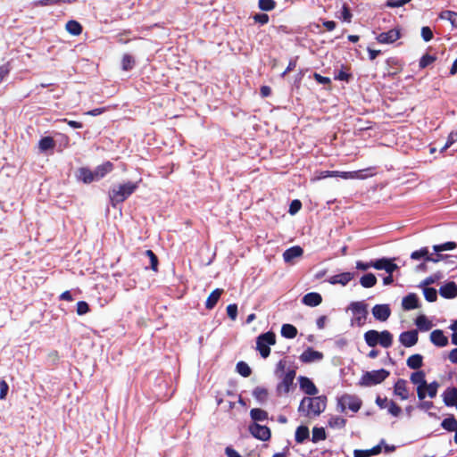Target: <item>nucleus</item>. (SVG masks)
<instances>
[{"mask_svg": "<svg viewBox=\"0 0 457 457\" xmlns=\"http://www.w3.org/2000/svg\"><path fill=\"white\" fill-rule=\"evenodd\" d=\"M137 188L138 182L126 181L119 185H114L109 190L111 205L115 208L118 204L126 201Z\"/></svg>", "mask_w": 457, "mask_h": 457, "instance_id": "obj_1", "label": "nucleus"}, {"mask_svg": "<svg viewBox=\"0 0 457 457\" xmlns=\"http://www.w3.org/2000/svg\"><path fill=\"white\" fill-rule=\"evenodd\" d=\"M325 396L303 397L298 407V411L305 417H317L326 408Z\"/></svg>", "mask_w": 457, "mask_h": 457, "instance_id": "obj_2", "label": "nucleus"}, {"mask_svg": "<svg viewBox=\"0 0 457 457\" xmlns=\"http://www.w3.org/2000/svg\"><path fill=\"white\" fill-rule=\"evenodd\" d=\"M364 340L370 347L379 345L384 348H388L393 344V335L388 330L378 332L370 329L364 333Z\"/></svg>", "mask_w": 457, "mask_h": 457, "instance_id": "obj_3", "label": "nucleus"}, {"mask_svg": "<svg viewBox=\"0 0 457 457\" xmlns=\"http://www.w3.org/2000/svg\"><path fill=\"white\" fill-rule=\"evenodd\" d=\"M348 310L353 312V318L352 323L361 327L365 324L368 316V304L363 301L353 302Z\"/></svg>", "mask_w": 457, "mask_h": 457, "instance_id": "obj_4", "label": "nucleus"}, {"mask_svg": "<svg viewBox=\"0 0 457 457\" xmlns=\"http://www.w3.org/2000/svg\"><path fill=\"white\" fill-rule=\"evenodd\" d=\"M276 336L269 331L260 335L256 340V349L260 352L262 358H267L270 353V345H275Z\"/></svg>", "mask_w": 457, "mask_h": 457, "instance_id": "obj_5", "label": "nucleus"}, {"mask_svg": "<svg viewBox=\"0 0 457 457\" xmlns=\"http://www.w3.org/2000/svg\"><path fill=\"white\" fill-rule=\"evenodd\" d=\"M388 375H389V372L384 369H380L378 370H372V371H367L362 375V377L360 380V385L364 386H375V385L379 384L382 381H384L387 378Z\"/></svg>", "mask_w": 457, "mask_h": 457, "instance_id": "obj_6", "label": "nucleus"}, {"mask_svg": "<svg viewBox=\"0 0 457 457\" xmlns=\"http://www.w3.org/2000/svg\"><path fill=\"white\" fill-rule=\"evenodd\" d=\"M361 406V401L355 395L345 394L337 399V407L342 412L345 411L347 409L353 412H357Z\"/></svg>", "mask_w": 457, "mask_h": 457, "instance_id": "obj_7", "label": "nucleus"}, {"mask_svg": "<svg viewBox=\"0 0 457 457\" xmlns=\"http://www.w3.org/2000/svg\"><path fill=\"white\" fill-rule=\"evenodd\" d=\"M295 377V371L294 370H287L283 376L281 381L277 386V391L278 394H287L293 386L294 379Z\"/></svg>", "mask_w": 457, "mask_h": 457, "instance_id": "obj_8", "label": "nucleus"}, {"mask_svg": "<svg viewBox=\"0 0 457 457\" xmlns=\"http://www.w3.org/2000/svg\"><path fill=\"white\" fill-rule=\"evenodd\" d=\"M249 432L251 435L261 440L268 441L270 438V430L267 426H262L258 423H253L249 426Z\"/></svg>", "mask_w": 457, "mask_h": 457, "instance_id": "obj_9", "label": "nucleus"}, {"mask_svg": "<svg viewBox=\"0 0 457 457\" xmlns=\"http://www.w3.org/2000/svg\"><path fill=\"white\" fill-rule=\"evenodd\" d=\"M411 381L417 385V394L418 397L420 400H423L426 397V393L424 392V386H426V380H425V373L422 370H418L413 372L411 375Z\"/></svg>", "mask_w": 457, "mask_h": 457, "instance_id": "obj_10", "label": "nucleus"}, {"mask_svg": "<svg viewBox=\"0 0 457 457\" xmlns=\"http://www.w3.org/2000/svg\"><path fill=\"white\" fill-rule=\"evenodd\" d=\"M299 359L303 363L316 362L323 359V353L312 349V347H308L302 353Z\"/></svg>", "mask_w": 457, "mask_h": 457, "instance_id": "obj_11", "label": "nucleus"}, {"mask_svg": "<svg viewBox=\"0 0 457 457\" xmlns=\"http://www.w3.org/2000/svg\"><path fill=\"white\" fill-rule=\"evenodd\" d=\"M400 38V29L395 28L386 32L379 33L376 39L380 44H391Z\"/></svg>", "mask_w": 457, "mask_h": 457, "instance_id": "obj_12", "label": "nucleus"}, {"mask_svg": "<svg viewBox=\"0 0 457 457\" xmlns=\"http://www.w3.org/2000/svg\"><path fill=\"white\" fill-rule=\"evenodd\" d=\"M371 312L375 320L381 322L386 321L391 314V310L388 304H376L373 306Z\"/></svg>", "mask_w": 457, "mask_h": 457, "instance_id": "obj_13", "label": "nucleus"}, {"mask_svg": "<svg viewBox=\"0 0 457 457\" xmlns=\"http://www.w3.org/2000/svg\"><path fill=\"white\" fill-rule=\"evenodd\" d=\"M411 258L413 260H420V258H424L427 262H437L444 258L443 254H436V257L428 254V250L427 247L420 248L418 251H414L411 254Z\"/></svg>", "mask_w": 457, "mask_h": 457, "instance_id": "obj_14", "label": "nucleus"}, {"mask_svg": "<svg viewBox=\"0 0 457 457\" xmlns=\"http://www.w3.org/2000/svg\"><path fill=\"white\" fill-rule=\"evenodd\" d=\"M372 268L376 270H384L388 274H392L395 270L397 269L396 264L391 262L386 258L372 261Z\"/></svg>", "mask_w": 457, "mask_h": 457, "instance_id": "obj_15", "label": "nucleus"}, {"mask_svg": "<svg viewBox=\"0 0 457 457\" xmlns=\"http://www.w3.org/2000/svg\"><path fill=\"white\" fill-rule=\"evenodd\" d=\"M299 385L300 388L308 395H316L318 394V388L307 377H300Z\"/></svg>", "mask_w": 457, "mask_h": 457, "instance_id": "obj_16", "label": "nucleus"}, {"mask_svg": "<svg viewBox=\"0 0 457 457\" xmlns=\"http://www.w3.org/2000/svg\"><path fill=\"white\" fill-rule=\"evenodd\" d=\"M443 402L447 407H453L457 403V388L447 387L443 395Z\"/></svg>", "mask_w": 457, "mask_h": 457, "instance_id": "obj_17", "label": "nucleus"}, {"mask_svg": "<svg viewBox=\"0 0 457 457\" xmlns=\"http://www.w3.org/2000/svg\"><path fill=\"white\" fill-rule=\"evenodd\" d=\"M377 404L382 409H387L388 412L394 416H397L400 412L399 407L387 398L378 397L376 400Z\"/></svg>", "mask_w": 457, "mask_h": 457, "instance_id": "obj_18", "label": "nucleus"}, {"mask_svg": "<svg viewBox=\"0 0 457 457\" xmlns=\"http://www.w3.org/2000/svg\"><path fill=\"white\" fill-rule=\"evenodd\" d=\"M353 278V273L352 272H343L340 274H337L331 276L328 281L331 285L340 284L342 286H346L352 279Z\"/></svg>", "mask_w": 457, "mask_h": 457, "instance_id": "obj_19", "label": "nucleus"}, {"mask_svg": "<svg viewBox=\"0 0 457 457\" xmlns=\"http://www.w3.org/2000/svg\"><path fill=\"white\" fill-rule=\"evenodd\" d=\"M430 341L438 347H445L448 345V338L441 329H436L431 332Z\"/></svg>", "mask_w": 457, "mask_h": 457, "instance_id": "obj_20", "label": "nucleus"}, {"mask_svg": "<svg viewBox=\"0 0 457 457\" xmlns=\"http://www.w3.org/2000/svg\"><path fill=\"white\" fill-rule=\"evenodd\" d=\"M418 342V331L412 329L410 331L402 333V345L411 347L416 345Z\"/></svg>", "mask_w": 457, "mask_h": 457, "instance_id": "obj_21", "label": "nucleus"}, {"mask_svg": "<svg viewBox=\"0 0 457 457\" xmlns=\"http://www.w3.org/2000/svg\"><path fill=\"white\" fill-rule=\"evenodd\" d=\"M439 294L444 298H454L457 295V286L454 282H448L440 287Z\"/></svg>", "mask_w": 457, "mask_h": 457, "instance_id": "obj_22", "label": "nucleus"}, {"mask_svg": "<svg viewBox=\"0 0 457 457\" xmlns=\"http://www.w3.org/2000/svg\"><path fill=\"white\" fill-rule=\"evenodd\" d=\"M113 169V164L111 162H105L98 165L93 171L96 181L103 179L105 175L110 173Z\"/></svg>", "mask_w": 457, "mask_h": 457, "instance_id": "obj_23", "label": "nucleus"}, {"mask_svg": "<svg viewBox=\"0 0 457 457\" xmlns=\"http://www.w3.org/2000/svg\"><path fill=\"white\" fill-rule=\"evenodd\" d=\"M419 297L416 294L411 293L402 300V307L404 310H413L419 307Z\"/></svg>", "mask_w": 457, "mask_h": 457, "instance_id": "obj_24", "label": "nucleus"}, {"mask_svg": "<svg viewBox=\"0 0 457 457\" xmlns=\"http://www.w3.org/2000/svg\"><path fill=\"white\" fill-rule=\"evenodd\" d=\"M322 302V297L319 293L312 292L306 294L303 299L302 303L307 306L315 307L320 304Z\"/></svg>", "mask_w": 457, "mask_h": 457, "instance_id": "obj_25", "label": "nucleus"}, {"mask_svg": "<svg viewBox=\"0 0 457 457\" xmlns=\"http://www.w3.org/2000/svg\"><path fill=\"white\" fill-rule=\"evenodd\" d=\"M303 250L302 247L295 245L287 249L283 253V258L286 262H291L294 259L303 255Z\"/></svg>", "mask_w": 457, "mask_h": 457, "instance_id": "obj_26", "label": "nucleus"}, {"mask_svg": "<svg viewBox=\"0 0 457 457\" xmlns=\"http://www.w3.org/2000/svg\"><path fill=\"white\" fill-rule=\"evenodd\" d=\"M77 178L79 180L89 184L93 181H96L95 179L94 171L88 168H80L78 170Z\"/></svg>", "mask_w": 457, "mask_h": 457, "instance_id": "obj_27", "label": "nucleus"}, {"mask_svg": "<svg viewBox=\"0 0 457 457\" xmlns=\"http://www.w3.org/2000/svg\"><path fill=\"white\" fill-rule=\"evenodd\" d=\"M223 293V289L217 288L213 290L210 295L208 296L206 302H205V308L208 310H212L214 308V306L217 304L220 295Z\"/></svg>", "mask_w": 457, "mask_h": 457, "instance_id": "obj_28", "label": "nucleus"}, {"mask_svg": "<svg viewBox=\"0 0 457 457\" xmlns=\"http://www.w3.org/2000/svg\"><path fill=\"white\" fill-rule=\"evenodd\" d=\"M55 147V141L51 137H44L38 142V148L41 153L53 150Z\"/></svg>", "mask_w": 457, "mask_h": 457, "instance_id": "obj_29", "label": "nucleus"}, {"mask_svg": "<svg viewBox=\"0 0 457 457\" xmlns=\"http://www.w3.org/2000/svg\"><path fill=\"white\" fill-rule=\"evenodd\" d=\"M415 324L421 331H428L432 328L433 323L425 315H420L415 320Z\"/></svg>", "mask_w": 457, "mask_h": 457, "instance_id": "obj_30", "label": "nucleus"}, {"mask_svg": "<svg viewBox=\"0 0 457 457\" xmlns=\"http://www.w3.org/2000/svg\"><path fill=\"white\" fill-rule=\"evenodd\" d=\"M406 363L410 369L418 370L422 366L423 357L419 353L412 354L407 359Z\"/></svg>", "mask_w": 457, "mask_h": 457, "instance_id": "obj_31", "label": "nucleus"}, {"mask_svg": "<svg viewBox=\"0 0 457 457\" xmlns=\"http://www.w3.org/2000/svg\"><path fill=\"white\" fill-rule=\"evenodd\" d=\"M250 417L254 421L253 423H257L268 420V412L262 409L253 408L250 411Z\"/></svg>", "mask_w": 457, "mask_h": 457, "instance_id": "obj_32", "label": "nucleus"}, {"mask_svg": "<svg viewBox=\"0 0 457 457\" xmlns=\"http://www.w3.org/2000/svg\"><path fill=\"white\" fill-rule=\"evenodd\" d=\"M377 168L376 167H369L366 169L354 170V173L356 174V178L354 179H366L368 178H371L377 173Z\"/></svg>", "mask_w": 457, "mask_h": 457, "instance_id": "obj_33", "label": "nucleus"}, {"mask_svg": "<svg viewBox=\"0 0 457 457\" xmlns=\"http://www.w3.org/2000/svg\"><path fill=\"white\" fill-rule=\"evenodd\" d=\"M441 427L449 432H453L457 429V420L453 415H451L443 420Z\"/></svg>", "mask_w": 457, "mask_h": 457, "instance_id": "obj_34", "label": "nucleus"}, {"mask_svg": "<svg viewBox=\"0 0 457 457\" xmlns=\"http://www.w3.org/2000/svg\"><path fill=\"white\" fill-rule=\"evenodd\" d=\"M309 436V428L306 426H299L295 430V438L297 443L302 444Z\"/></svg>", "mask_w": 457, "mask_h": 457, "instance_id": "obj_35", "label": "nucleus"}, {"mask_svg": "<svg viewBox=\"0 0 457 457\" xmlns=\"http://www.w3.org/2000/svg\"><path fill=\"white\" fill-rule=\"evenodd\" d=\"M439 18L450 21L453 27L457 28V12L449 10L443 11L440 12Z\"/></svg>", "mask_w": 457, "mask_h": 457, "instance_id": "obj_36", "label": "nucleus"}, {"mask_svg": "<svg viewBox=\"0 0 457 457\" xmlns=\"http://www.w3.org/2000/svg\"><path fill=\"white\" fill-rule=\"evenodd\" d=\"M297 335V329L291 324H284L281 328V336L285 338H295Z\"/></svg>", "mask_w": 457, "mask_h": 457, "instance_id": "obj_37", "label": "nucleus"}, {"mask_svg": "<svg viewBox=\"0 0 457 457\" xmlns=\"http://www.w3.org/2000/svg\"><path fill=\"white\" fill-rule=\"evenodd\" d=\"M377 283V278L372 273L363 275L360 279V284L365 288L372 287Z\"/></svg>", "mask_w": 457, "mask_h": 457, "instance_id": "obj_38", "label": "nucleus"}, {"mask_svg": "<svg viewBox=\"0 0 457 457\" xmlns=\"http://www.w3.org/2000/svg\"><path fill=\"white\" fill-rule=\"evenodd\" d=\"M346 420L340 416H331L328 421L331 428H343L345 426Z\"/></svg>", "mask_w": 457, "mask_h": 457, "instance_id": "obj_39", "label": "nucleus"}, {"mask_svg": "<svg viewBox=\"0 0 457 457\" xmlns=\"http://www.w3.org/2000/svg\"><path fill=\"white\" fill-rule=\"evenodd\" d=\"M66 30L73 36H79L82 32V26L78 21L71 20L66 23Z\"/></svg>", "mask_w": 457, "mask_h": 457, "instance_id": "obj_40", "label": "nucleus"}, {"mask_svg": "<svg viewBox=\"0 0 457 457\" xmlns=\"http://www.w3.org/2000/svg\"><path fill=\"white\" fill-rule=\"evenodd\" d=\"M253 395L258 403H263L267 400L268 391L263 387L257 386L253 389Z\"/></svg>", "mask_w": 457, "mask_h": 457, "instance_id": "obj_41", "label": "nucleus"}, {"mask_svg": "<svg viewBox=\"0 0 457 457\" xmlns=\"http://www.w3.org/2000/svg\"><path fill=\"white\" fill-rule=\"evenodd\" d=\"M457 247V244L455 242H446L440 245H435L433 246V249L437 254H440V252L443 251H451Z\"/></svg>", "mask_w": 457, "mask_h": 457, "instance_id": "obj_42", "label": "nucleus"}, {"mask_svg": "<svg viewBox=\"0 0 457 457\" xmlns=\"http://www.w3.org/2000/svg\"><path fill=\"white\" fill-rule=\"evenodd\" d=\"M439 387V384L436 381H434L430 384H427L424 386V392L426 393V395H428L430 398L436 397L437 394V389Z\"/></svg>", "mask_w": 457, "mask_h": 457, "instance_id": "obj_43", "label": "nucleus"}, {"mask_svg": "<svg viewBox=\"0 0 457 457\" xmlns=\"http://www.w3.org/2000/svg\"><path fill=\"white\" fill-rule=\"evenodd\" d=\"M237 371L243 377L247 378L251 375V368L249 365L245 361H239L237 364Z\"/></svg>", "mask_w": 457, "mask_h": 457, "instance_id": "obj_44", "label": "nucleus"}, {"mask_svg": "<svg viewBox=\"0 0 457 457\" xmlns=\"http://www.w3.org/2000/svg\"><path fill=\"white\" fill-rule=\"evenodd\" d=\"M326 438L325 429L323 428H313L312 441L313 443L320 442Z\"/></svg>", "mask_w": 457, "mask_h": 457, "instance_id": "obj_45", "label": "nucleus"}, {"mask_svg": "<svg viewBox=\"0 0 457 457\" xmlns=\"http://www.w3.org/2000/svg\"><path fill=\"white\" fill-rule=\"evenodd\" d=\"M423 295L427 301L435 302L437 299V292L433 287H423Z\"/></svg>", "mask_w": 457, "mask_h": 457, "instance_id": "obj_46", "label": "nucleus"}, {"mask_svg": "<svg viewBox=\"0 0 457 457\" xmlns=\"http://www.w3.org/2000/svg\"><path fill=\"white\" fill-rule=\"evenodd\" d=\"M135 64V60L130 54H124L121 61L122 69L124 71H130Z\"/></svg>", "mask_w": 457, "mask_h": 457, "instance_id": "obj_47", "label": "nucleus"}, {"mask_svg": "<svg viewBox=\"0 0 457 457\" xmlns=\"http://www.w3.org/2000/svg\"><path fill=\"white\" fill-rule=\"evenodd\" d=\"M436 56L430 54H424L420 60V68L424 69L432 64L436 61Z\"/></svg>", "mask_w": 457, "mask_h": 457, "instance_id": "obj_48", "label": "nucleus"}, {"mask_svg": "<svg viewBox=\"0 0 457 457\" xmlns=\"http://www.w3.org/2000/svg\"><path fill=\"white\" fill-rule=\"evenodd\" d=\"M274 0H259V8L262 11H271L275 8Z\"/></svg>", "mask_w": 457, "mask_h": 457, "instance_id": "obj_49", "label": "nucleus"}, {"mask_svg": "<svg viewBox=\"0 0 457 457\" xmlns=\"http://www.w3.org/2000/svg\"><path fill=\"white\" fill-rule=\"evenodd\" d=\"M352 17L353 15L349 7L346 4H344L339 18L344 21L351 22Z\"/></svg>", "mask_w": 457, "mask_h": 457, "instance_id": "obj_50", "label": "nucleus"}, {"mask_svg": "<svg viewBox=\"0 0 457 457\" xmlns=\"http://www.w3.org/2000/svg\"><path fill=\"white\" fill-rule=\"evenodd\" d=\"M89 312V305L85 301H79L77 303V313L78 315H84Z\"/></svg>", "mask_w": 457, "mask_h": 457, "instance_id": "obj_51", "label": "nucleus"}, {"mask_svg": "<svg viewBox=\"0 0 457 457\" xmlns=\"http://www.w3.org/2000/svg\"><path fill=\"white\" fill-rule=\"evenodd\" d=\"M227 314L232 320H236L237 317V305L236 303L228 304L227 306Z\"/></svg>", "mask_w": 457, "mask_h": 457, "instance_id": "obj_52", "label": "nucleus"}, {"mask_svg": "<svg viewBox=\"0 0 457 457\" xmlns=\"http://www.w3.org/2000/svg\"><path fill=\"white\" fill-rule=\"evenodd\" d=\"M456 140H457V132H451L448 135L447 141H446L445 145L441 149V153L445 152L447 148H449Z\"/></svg>", "mask_w": 457, "mask_h": 457, "instance_id": "obj_53", "label": "nucleus"}, {"mask_svg": "<svg viewBox=\"0 0 457 457\" xmlns=\"http://www.w3.org/2000/svg\"><path fill=\"white\" fill-rule=\"evenodd\" d=\"M145 254L149 257L151 262V268L154 270H157L158 259L152 250H146Z\"/></svg>", "mask_w": 457, "mask_h": 457, "instance_id": "obj_54", "label": "nucleus"}, {"mask_svg": "<svg viewBox=\"0 0 457 457\" xmlns=\"http://www.w3.org/2000/svg\"><path fill=\"white\" fill-rule=\"evenodd\" d=\"M421 37L424 41L428 42L433 37V32L429 27H423L421 29Z\"/></svg>", "mask_w": 457, "mask_h": 457, "instance_id": "obj_55", "label": "nucleus"}, {"mask_svg": "<svg viewBox=\"0 0 457 457\" xmlns=\"http://www.w3.org/2000/svg\"><path fill=\"white\" fill-rule=\"evenodd\" d=\"M356 174L353 171H336V177H340L345 179H354Z\"/></svg>", "mask_w": 457, "mask_h": 457, "instance_id": "obj_56", "label": "nucleus"}, {"mask_svg": "<svg viewBox=\"0 0 457 457\" xmlns=\"http://www.w3.org/2000/svg\"><path fill=\"white\" fill-rule=\"evenodd\" d=\"M253 20L256 22L264 25L269 22V16L265 13H257L253 16Z\"/></svg>", "mask_w": 457, "mask_h": 457, "instance_id": "obj_57", "label": "nucleus"}, {"mask_svg": "<svg viewBox=\"0 0 457 457\" xmlns=\"http://www.w3.org/2000/svg\"><path fill=\"white\" fill-rule=\"evenodd\" d=\"M302 207V204L299 200H294L289 206V213L295 214Z\"/></svg>", "mask_w": 457, "mask_h": 457, "instance_id": "obj_58", "label": "nucleus"}, {"mask_svg": "<svg viewBox=\"0 0 457 457\" xmlns=\"http://www.w3.org/2000/svg\"><path fill=\"white\" fill-rule=\"evenodd\" d=\"M350 77H351V75L349 73L341 70L335 75V79L347 82V81H349Z\"/></svg>", "mask_w": 457, "mask_h": 457, "instance_id": "obj_59", "label": "nucleus"}, {"mask_svg": "<svg viewBox=\"0 0 457 457\" xmlns=\"http://www.w3.org/2000/svg\"><path fill=\"white\" fill-rule=\"evenodd\" d=\"M9 386L4 380L0 381V399H4L7 395Z\"/></svg>", "mask_w": 457, "mask_h": 457, "instance_id": "obj_60", "label": "nucleus"}, {"mask_svg": "<svg viewBox=\"0 0 457 457\" xmlns=\"http://www.w3.org/2000/svg\"><path fill=\"white\" fill-rule=\"evenodd\" d=\"M58 0H38L34 3L35 6H48L57 4Z\"/></svg>", "mask_w": 457, "mask_h": 457, "instance_id": "obj_61", "label": "nucleus"}, {"mask_svg": "<svg viewBox=\"0 0 457 457\" xmlns=\"http://www.w3.org/2000/svg\"><path fill=\"white\" fill-rule=\"evenodd\" d=\"M314 79L315 80L320 83V84H323V85H328L331 82L330 79L328 78V77H323L321 76L320 74L319 73H314Z\"/></svg>", "mask_w": 457, "mask_h": 457, "instance_id": "obj_62", "label": "nucleus"}, {"mask_svg": "<svg viewBox=\"0 0 457 457\" xmlns=\"http://www.w3.org/2000/svg\"><path fill=\"white\" fill-rule=\"evenodd\" d=\"M10 68L8 64H4L0 66V83L4 80V79L9 74Z\"/></svg>", "mask_w": 457, "mask_h": 457, "instance_id": "obj_63", "label": "nucleus"}, {"mask_svg": "<svg viewBox=\"0 0 457 457\" xmlns=\"http://www.w3.org/2000/svg\"><path fill=\"white\" fill-rule=\"evenodd\" d=\"M225 453L227 455V457H242L236 450H234L233 448L228 446L226 449H225Z\"/></svg>", "mask_w": 457, "mask_h": 457, "instance_id": "obj_64", "label": "nucleus"}]
</instances>
